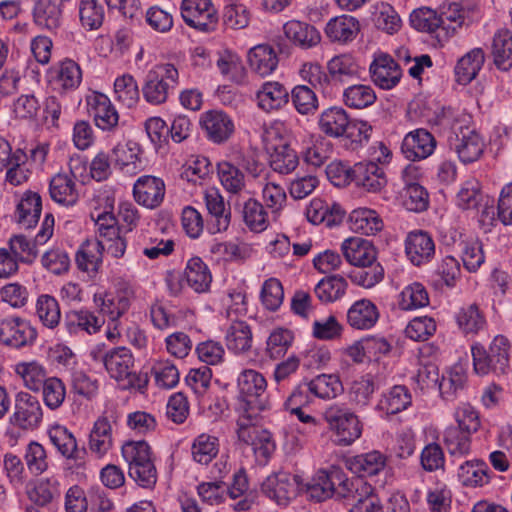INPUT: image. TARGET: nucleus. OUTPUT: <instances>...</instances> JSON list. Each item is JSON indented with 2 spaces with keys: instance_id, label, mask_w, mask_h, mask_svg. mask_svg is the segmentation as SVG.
<instances>
[{
  "instance_id": "nucleus-1",
  "label": "nucleus",
  "mask_w": 512,
  "mask_h": 512,
  "mask_svg": "<svg viewBox=\"0 0 512 512\" xmlns=\"http://www.w3.org/2000/svg\"><path fill=\"white\" fill-rule=\"evenodd\" d=\"M510 343L502 336H496L488 349L483 346H472L474 371L478 375L493 374L497 377H505L510 371Z\"/></svg>"
},
{
  "instance_id": "nucleus-2",
  "label": "nucleus",
  "mask_w": 512,
  "mask_h": 512,
  "mask_svg": "<svg viewBox=\"0 0 512 512\" xmlns=\"http://www.w3.org/2000/svg\"><path fill=\"white\" fill-rule=\"evenodd\" d=\"M128 464L129 476L141 487L152 488L157 482V470L151 447L146 441H128L121 449Z\"/></svg>"
},
{
  "instance_id": "nucleus-3",
  "label": "nucleus",
  "mask_w": 512,
  "mask_h": 512,
  "mask_svg": "<svg viewBox=\"0 0 512 512\" xmlns=\"http://www.w3.org/2000/svg\"><path fill=\"white\" fill-rule=\"evenodd\" d=\"M179 73L173 64L165 63L154 66L145 77L142 87L144 99L152 104L165 103L178 86Z\"/></svg>"
},
{
  "instance_id": "nucleus-4",
  "label": "nucleus",
  "mask_w": 512,
  "mask_h": 512,
  "mask_svg": "<svg viewBox=\"0 0 512 512\" xmlns=\"http://www.w3.org/2000/svg\"><path fill=\"white\" fill-rule=\"evenodd\" d=\"M323 418L328 429L341 446H348L362 435L363 425L359 417L351 409L342 405L332 404L323 411Z\"/></svg>"
},
{
  "instance_id": "nucleus-5",
  "label": "nucleus",
  "mask_w": 512,
  "mask_h": 512,
  "mask_svg": "<svg viewBox=\"0 0 512 512\" xmlns=\"http://www.w3.org/2000/svg\"><path fill=\"white\" fill-rule=\"evenodd\" d=\"M258 422L259 416L254 417V414L240 415L237 434L240 441L252 447L256 462L265 465L275 451V443L271 433L258 426Z\"/></svg>"
},
{
  "instance_id": "nucleus-6",
  "label": "nucleus",
  "mask_w": 512,
  "mask_h": 512,
  "mask_svg": "<svg viewBox=\"0 0 512 512\" xmlns=\"http://www.w3.org/2000/svg\"><path fill=\"white\" fill-rule=\"evenodd\" d=\"M237 384L244 402L241 415L254 414L257 417L261 411L269 408V401L265 396L267 382L261 373L253 369L244 370L238 376Z\"/></svg>"
},
{
  "instance_id": "nucleus-7",
  "label": "nucleus",
  "mask_w": 512,
  "mask_h": 512,
  "mask_svg": "<svg viewBox=\"0 0 512 512\" xmlns=\"http://www.w3.org/2000/svg\"><path fill=\"white\" fill-rule=\"evenodd\" d=\"M54 217L47 214L34 240L24 235H15L9 240V249L18 262L32 263L38 256V245L45 244L53 235Z\"/></svg>"
},
{
  "instance_id": "nucleus-8",
  "label": "nucleus",
  "mask_w": 512,
  "mask_h": 512,
  "mask_svg": "<svg viewBox=\"0 0 512 512\" xmlns=\"http://www.w3.org/2000/svg\"><path fill=\"white\" fill-rule=\"evenodd\" d=\"M181 16L191 28L213 32L218 25V14L211 0H182Z\"/></svg>"
},
{
  "instance_id": "nucleus-9",
  "label": "nucleus",
  "mask_w": 512,
  "mask_h": 512,
  "mask_svg": "<svg viewBox=\"0 0 512 512\" xmlns=\"http://www.w3.org/2000/svg\"><path fill=\"white\" fill-rule=\"evenodd\" d=\"M42 419L43 409L38 398L27 392L17 393L10 423L23 430H34L40 426Z\"/></svg>"
},
{
  "instance_id": "nucleus-10",
  "label": "nucleus",
  "mask_w": 512,
  "mask_h": 512,
  "mask_svg": "<svg viewBox=\"0 0 512 512\" xmlns=\"http://www.w3.org/2000/svg\"><path fill=\"white\" fill-rule=\"evenodd\" d=\"M276 136L277 132L273 128L266 130L264 136L265 147L270 154V166L280 174H289L298 166V155L283 139H279V143H274L273 138Z\"/></svg>"
},
{
  "instance_id": "nucleus-11",
  "label": "nucleus",
  "mask_w": 512,
  "mask_h": 512,
  "mask_svg": "<svg viewBox=\"0 0 512 512\" xmlns=\"http://www.w3.org/2000/svg\"><path fill=\"white\" fill-rule=\"evenodd\" d=\"M105 369L111 378L116 381L125 382L123 388L140 387L136 382L139 380L134 372V357L126 347L109 349L108 360Z\"/></svg>"
},
{
  "instance_id": "nucleus-12",
  "label": "nucleus",
  "mask_w": 512,
  "mask_h": 512,
  "mask_svg": "<svg viewBox=\"0 0 512 512\" xmlns=\"http://www.w3.org/2000/svg\"><path fill=\"white\" fill-rule=\"evenodd\" d=\"M299 490V477L287 472L272 474L262 483V492L279 505H287Z\"/></svg>"
},
{
  "instance_id": "nucleus-13",
  "label": "nucleus",
  "mask_w": 512,
  "mask_h": 512,
  "mask_svg": "<svg viewBox=\"0 0 512 512\" xmlns=\"http://www.w3.org/2000/svg\"><path fill=\"white\" fill-rule=\"evenodd\" d=\"M200 126L205 137L214 144L227 142L235 132L232 118L222 110H209L201 114Z\"/></svg>"
},
{
  "instance_id": "nucleus-14",
  "label": "nucleus",
  "mask_w": 512,
  "mask_h": 512,
  "mask_svg": "<svg viewBox=\"0 0 512 512\" xmlns=\"http://www.w3.org/2000/svg\"><path fill=\"white\" fill-rule=\"evenodd\" d=\"M369 71L374 84L384 90L394 88L402 77L400 65L386 53L375 55Z\"/></svg>"
},
{
  "instance_id": "nucleus-15",
  "label": "nucleus",
  "mask_w": 512,
  "mask_h": 512,
  "mask_svg": "<svg viewBox=\"0 0 512 512\" xmlns=\"http://www.w3.org/2000/svg\"><path fill=\"white\" fill-rule=\"evenodd\" d=\"M36 330L29 322L10 317L0 321V341L10 347L20 348L32 343L36 338Z\"/></svg>"
},
{
  "instance_id": "nucleus-16",
  "label": "nucleus",
  "mask_w": 512,
  "mask_h": 512,
  "mask_svg": "<svg viewBox=\"0 0 512 512\" xmlns=\"http://www.w3.org/2000/svg\"><path fill=\"white\" fill-rule=\"evenodd\" d=\"M450 148L457 153L464 164L477 161L484 150V142L481 136L468 127L461 128L454 138H450Z\"/></svg>"
},
{
  "instance_id": "nucleus-17",
  "label": "nucleus",
  "mask_w": 512,
  "mask_h": 512,
  "mask_svg": "<svg viewBox=\"0 0 512 512\" xmlns=\"http://www.w3.org/2000/svg\"><path fill=\"white\" fill-rule=\"evenodd\" d=\"M318 124L320 130L327 136L345 137L344 140L354 136L352 129L356 126L350 122L347 112L342 107L337 106L324 110L320 115Z\"/></svg>"
},
{
  "instance_id": "nucleus-18",
  "label": "nucleus",
  "mask_w": 512,
  "mask_h": 512,
  "mask_svg": "<svg viewBox=\"0 0 512 512\" xmlns=\"http://www.w3.org/2000/svg\"><path fill=\"white\" fill-rule=\"evenodd\" d=\"M405 252L411 263L416 266L428 263L435 254L434 240L426 231H411L405 240Z\"/></svg>"
},
{
  "instance_id": "nucleus-19",
  "label": "nucleus",
  "mask_w": 512,
  "mask_h": 512,
  "mask_svg": "<svg viewBox=\"0 0 512 512\" xmlns=\"http://www.w3.org/2000/svg\"><path fill=\"white\" fill-rule=\"evenodd\" d=\"M48 437L57 451L66 459L81 464L86 453L84 448H79L73 433L67 427L55 424L48 429Z\"/></svg>"
},
{
  "instance_id": "nucleus-20",
  "label": "nucleus",
  "mask_w": 512,
  "mask_h": 512,
  "mask_svg": "<svg viewBox=\"0 0 512 512\" xmlns=\"http://www.w3.org/2000/svg\"><path fill=\"white\" fill-rule=\"evenodd\" d=\"M435 147L436 141L430 132L416 129L404 137L401 150L407 159L416 161L430 156Z\"/></svg>"
},
{
  "instance_id": "nucleus-21",
  "label": "nucleus",
  "mask_w": 512,
  "mask_h": 512,
  "mask_svg": "<svg viewBox=\"0 0 512 512\" xmlns=\"http://www.w3.org/2000/svg\"><path fill=\"white\" fill-rule=\"evenodd\" d=\"M353 182L368 192H379L387 184V178L382 167L374 161L359 162L352 167Z\"/></svg>"
},
{
  "instance_id": "nucleus-22",
  "label": "nucleus",
  "mask_w": 512,
  "mask_h": 512,
  "mask_svg": "<svg viewBox=\"0 0 512 512\" xmlns=\"http://www.w3.org/2000/svg\"><path fill=\"white\" fill-rule=\"evenodd\" d=\"M136 202L146 208L158 207L165 195V184L162 179L146 175L137 179L133 187Z\"/></svg>"
},
{
  "instance_id": "nucleus-23",
  "label": "nucleus",
  "mask_w": 512,
  "mask_h": 512,
  "mask_svg": "<svg viewBox=\"0 0 512 512\" xmlns=\"http://www.w3.org/2000/svg\"><path fill=\"white\" fill-rule=\"evenodd\" d=\"M341 251L353 266H367L377 259V251L373 244L362 237H351L343 241Z\"/></svg>"
},
{
  "instance_id": "nucleus-24",
  "label": "nucleus",
  "mask_w": 512,
  "mask_h": 512,
  "mask_svg": "<svg viewBox=\"0 0 512 512\" xmlns=\"http://www.w3.org/2000/svg\"><path fill=\"white\" fill-rule=\"evenodd\" d=\"M49 194L54 202L65 207L74 206L79 200L74 177L65 173H58L51 178Z\"/></svg>"
},
{
  "instance_id": "nucleus-25",
  "label": "nucleus",
  "mask_w": 512,
  "mask_h": 512,
  "mask_svg": "<svg viewBox=\"0 0 512 512\" xmlns=\"http://www.w3.org/2000/svg\"><path fill=\"white\" fill-rule=\"evenodd\" d=\"M329 82L349 83L360 78L361 67L350 54L333 57L327 64Z\"/></svg>"
},
{
  "instance_id": "nucleus-26",
  "label": "nucleus",
  "mask_w": 512,
  "mask_h": 512,
  "mask_svg": "<svg viewBox=\"0 0 512 512\" xmlns=\"http://www.w3.org/2000/svg\"><path fill=\"white\" fill-rule=\"evenodd\" d=\"M360 32L359 21L350 15H341L328 21L325 27L326 36L341 44L352 42Z\"/></svg>"
},
{
  "instance_id": "nucleus-27",
  "label": "nucleus",
  "mask_w": 512,
  "mask_h": 512,
  "mask_svg": "<svg viewBox=\"0 0 512 512\" xmlns=\"http://www.w3.org/2000/svg\"><path fill=\"white\" fill-rule=\"evenodd\" d=\"M34 23L49 31H56L63 22V10L56 0H37L33 7Z\"/></svg>"
},
{
  "instance_id": "nucleus-28",
  "label": "nucleus",
  "mask_w": 512,
  "mask_h": 512,
  "mask_svg": "<svg viewBox=\"0 0 512 512\" xmlns=\"http://www.w3.org/2000/svg\"><path fill=\"white\" fill-rule=\"evenodd\" d=\"M385 465L386 457L375 450L350 457L346 460L347 468L354 474H357L359 479L377 475L384 469Z\"/></svg>"
},
{
  "instance_id": "nucleus-29",
  "label": "nucleus",
  "mask_w": 512,
  "mask_h": 512,
  "mask_svg": "<svg viewBox=\"0 0 512 512\" xmlns=\"http://www.w3.org/2000/svg\"><path fill=\"white\" fill-rule=\"evenodd\" d=\"M283 32L290 42L304 49L316 46L321 40L320 33L313 25L298 20L286 22Z\"/></svg>"
},
{
  "instance_id": "nucleus-30",
  "label": "nucleus",
  "mask_w": 512,
  "mask_h": 512,
  "mask_svg": "<svg viewBox=\"0 0 512 512\" xmlns=\"http://www.w3.org/2000/svg\"><path fill=\"white\" fill-rule=\"evenodd\" d=\"M345 211L340 205L333 203L331 205L320 199L313 200L306 211L307 219L313 224L324 223L327 227H332L341 223Z\"/></svg>"
},
{
  "instance_id": "nucleus-31",
  "label": "nucleus",
  "mask_w": 512,
  "mask_h": 512,
  "mask_svg": "<svg viewBox=\"0 0 512 512\" xmlns=\"http://www.w3.org/2000/svg\"><path fill=\"white\" fill-rule=\"evenodd\" d=\"M41 211V196L36 192L27 191L16 207V221L21 227L30 229L38 223Z\"/></svg>"
},
{
  "instance_id": "nucleus-32",
  "label": "nucleus",
  "mask_w": 512,
  "mask_h": 512,
  "mask_svg": "<svg viewBox=\"0 0 512 512\" xmlns=\"http://www.w3.org/2000/svg\"><path fill=\"white\" fill-rule=\"evenodd\" d=\"M379 319L374 303L367 299L356 301L347 312V321L352 328L365 330L372 328Z\"/></svg>"
},
{
  "instance_id": "nucleus-33",
  "label": "nucleus",
  "mask_w": 512,
  "mask_h": 512,
  "mask_svg": "<svg viewBox=\"0 0 512 512\" xmlns=\"http://www.w3.org/2000/svg\"><path fill=\"white\" fill-rule=\"evenodd\" d=\"M97 127L102 130H112L119 121V115L110 99L101 93L95 94L89 101Z\"/></svg>"
},
{
  "instance_id": "nucleus-34",
  "label": "nucleus",
  "mask_w": 512,
  "mask_h": 512,
  "mask_svg": "<svg viewBox=\"0 0 512 512\" xmlns=\"http://www.w3.org/2000/svg\"><path fill=\"white\" fill-rule=\"evenodd\" d=\"M248 63L252 71L265 77L276 69L278 57L271 46L261 44L249 50Z\"/></svg>"
},
{
  "instance_id": "nucleus-35",
  "label": "nucleus",
  "mask_w": 512,
  "mask_h": 512,
  "mask_svg": "<svg viewBox=\"0 0 512 512\" xmlns=\"http://www.w3.org/2000/svg\"><path fill=\"white\" fill-rule=\"evenodd\" d=\"M338 478L335 485L334 496L343 499L348 505L353 506L358 498L366 497L373 489L363 479H344V475L338 470Z\"/></svg>"
},
{
  "instance_id": "nucleus-36",
  "label": "nucleus",
  "mask_w": 512,
  "mask_h": 512,
  "mask_svg": "<svg viewBox=\"0 0 512 512\" xmlns=\"http://www.w3.org/2000/svg\"><path fill=\"white\" fill-rule=\"evenodd\" d=\"M412 397L407 387L395 385L379 399L376 410L386 415L397 414L411 405Z\"/></svg>"
},
{
  "instance_id": "nucleus-37",
  "label": "nucleus",
  "mask_w": 512,
  "mask_h": 512,
  "mask_svg": "<svg viewBox=\"0 0 512 512\" xmlns=\"http://www.w3.org/2000/svg\"><path fill=\"white\" fill-rule=\"evenodd\" d=\"M336 480H340L338 469L319 471L311 483L307 484L306 492L311 499L317 502L324 501L334 496Z\"/></svg>"
},
{
  "instance_id": "nucleus-38",
  "label": "nucleus",
  "mask_w": 512,
  "mask_h": 512,
  "mask_svg": "<svg viewBox=\"0 0 512 512\" xmlns=\"http://www.w3.org/2000/svg\"><path fill=\"white\" fill-rule=\"evenodd\" d=\"M64 324L70 334H78L79 332L93 334L100 330L104 320L90 311L80 310L67 313Z\"/></svg>"
},
{
  "instance_id": "nucleus-39",
  "label": "nucleus",
  "mask_w": 512,
  "mask_h": 512,
  "mask_svg": "<svg viewBox=\"0 0 512 512\" xmlns=\"http://www.w3.org/2000/svg\"><path fill=\"white\" fill-rule=\"evenodd\" d=\"M288 98L287 89L279 82H266L257 92L258 105L266 112L280 109L288 102Z\"/></svg>"
},
{
  "instance_id": "nucleus-40",
  "label": "nucleus",
  "mask_w": 512,
  "mask_h": 512,
  "mask_svg": "<svg viewBox=\"0 0 512 512\" xmlns=\"http://www.w3.org/2000/svg\"><path fill=\"white\" fill-rule=\"evenodd\" d=\"M226 346L235 354L248 352L252 347V331L244 321L233 322L227 329Z\"/></svg>"
},
{
  "instance_id": "nucleus-41",
  "label": "nucleus",
  "mask_w": 512,
  "mask_h": 512,
  "mask_svg": "<svg viewBox=\"0 0 512 512\" xmlns=\"http://www.w3.org/2000/svg\"><path fill=\"white\" fill-rule=\"evenodd\" d=\"M185 281L197 293H203L209 289L212 276L201 258L193 257L188 261L185 269Z\"/></svg>"
},
{
  "instance_id": "nucleus-42",
  "label": "nucleus",
  "mask_w": 512,
  "mask_h": 512,
  "mask_svg": "<svg viewBox=\"0 0 512 512\" xmlns=\"http://www.w3.org/2000/svg\"><path fill=\"white\" fill-rule=\"evenodd\" d=\"M485 61L481 48H475L464 55L455 67L457 82L462 85L470 83L478 74Z\"/></svg>"
},
{
  "instance_id": "nucleus-43",
  "label": "nucleus",
  "mask_w": 512,
  "mask_h": 512,
  "mask_svg": "<svg viewBox=\"0 0 512 512\" xmlns=\"http://www.w3.org/2000/svg\"><path fill=\"white\" fill-rule=\"evenodd\" d=\"M27 496L36 506H48L60 496L59 482L54 477L40 479L27 488Z\"/></svg>"
},
{
  "instance_id": "nucleus-44",
  "label": "nucleus",
  "mask_w": 512,
  "mask_h": 512,
  "mask_svg": "<svg viewBox=\"0 0 512 512\" xmlns=\"http://www.w3.org/2000/svg\"><path fill=\"white\" fill-rule=\"evenodd\" d=\"M105 243L101 240H87L77 252L76 263L79 269L86 272L97 271L102 263Z\"/></svg>"
},
{
  "instance_id": "nucleus-45",
  "label": "nucleus",
  "mask_w": 512,
  "mask_h": 512,
  "mask_svg": "<svg viewBox=\"0 0 512 512\" xmlns=\"http://www.w3.org/2000/svg\"><path fill=\"white\" fill-rule=\"evenodd\" d=\"M112 426L106 416L99 417L89 435V448L99 456L104 455L112 447Z\"/></svg>"
},
{
  "instance_id": "nucleus-46",
  "label": "nucleus",
  "mask_w": 512,
  "mask_h": 512,
  "mask_svg": "<svg viewBox=\"0 0 512 512\" xmlns=\"http://www.w3.org/2000/svg\"><path fill=\"white\" fill-rule=\"evenodd\" d=\"M492 53L495 65L504 71L512 67V33L503 29L493 38Z\"/></svg>"
},
{
  "instance_id": "nucleus-47",
  "label": "nucleus",
  "mask_w": 512,
  "mask_h": 512,
  "mask_svg": "<svg viewBox=\"0 0 512 512\" xmlns=\"http://www.w3.org/2000/svg\"><path fill=\"white\" fill-rule=\"evenodd\" d=\"M134 291L131 287L123 289L116 298H104L100 305V312L116 324V321L128 311ZM116 328V325H114Z\"/></svg>"
},
{
  "instance_id": "nucleus-48",
  "label": "nucleus",
  "mask_w": 512,
  "mask_h": 512,
  "mask_svg": "<svg viewBox=\"0 0 512 512\" xmlns=\"http://www.w3.org/2000/svg\"><path fill=\"white\" fill-rule=\"evenodd\" d=\"M348 283L341 275L323 278L314 288L318 299L322 302H334L344 296Z\"/></svg>"
},
{
  "instance_id": "nucleus-49",
  "label": "nucleus",
  "mask_w": 512,
  "mask_h": 512,
  "mask_svg": "<svg viewBox=\"0 0 512 512\" xmlns=\"http://www.w3.org/2000/svg\"><path fill=\"white\" fill-rule=\"evenodd\" d=\"M344 104L352 109H364L375 103L377 97L370 85L353 84L343 91Z\"/></svg>"
},
{
  "instance_id": "nucleus-50",
  "label": "nucleus",
  "mask_w": 512,
  "mask_h": 512,
  "mask_svg": "<svg viewBox=\"0 0 512 512\" xmlns=\"http://www.w3.org/2000/svg\"><path fill=\"white\" fill-rule=\"evenodd\" d=\"M219 452V440L210 434L197 436L191 446L193 460L199 464H209Z\"/></svg>"
},
{
  "instance_id": "nucleus-51",
  "label": "nucleus",
  "mask_w": 512,
  "mask_h": 512,
  "mask_svg": "<svg viewBox=\"0 0 512 512\" xmlns=\"http://www.w3.org/2000/svg\"><path fill=\"white\" fill-rule=\"evenodd\" d=\"M310 393L321 399H333L343 391L342 383L335 374H321L307 383Z\"/></svg>"
},
{
  "instance_id": "nucleus-52",
  "label": "nucleus",
  "mask_w": 512,
  "mask_h": 512,
  "mask_svg": "<svg viewBox=\"0 0 512 512\" xmlns=\"http://www.w3.org/2000/svg\"><path fill=\"white\" fill-rule=\"evenodd\" d=\"M489 467L484 461H466L459 467L458 476L465 486H483L489 482Z\"/></svg>"
},
{
  "instance_id": "nucleus-53",
  "label": "nucleus",
  "mask_w": 512,
  "mask_h": 512,
  "mask_svg": "<svg viewBox=\"0 0 512 512\" xmlns=\"http://www.w3.org/2000/svg\"><path fill=\"white\" fill-rule=\"evenodd\" d=\"M15 371L22 378L25 387L33 392L40 391L48 379L45 368L36 361L19 363Z\"/></svg>"
},
{
  "instance_id": "nucleus-54",
  "label": "nucleus",
  "mask_w": 512,
  "mask_h": 512,
  "mask_svg": "<svg viewBox=\"0 0 512 512\" xmlns=\"http://www.w3.org/2000/svg\"><path fill=\"white\" fill-rule=\"evenodd\" d=\"M467 382V374L462 365H454L446 375L442 376L439 383V390L442 397L452 400L462 391Z\"/></svg>"
},
{
  "instance_id": "nucleus-55",
  "label": "nucleus",
  "mask_w": 512,
  "mask_h": 512,
  "mask_svg": "<svg viewBox=\"0 0 512 512\" xmlns=\"http://www.w3.org/2000/svg\"><path fill=\"white\" fill-rule=\"evenodd\" d=\"M55 81L64 91L75 90L82 81L80 66L71 59H65L55 68Z\"/></svg>"
},
{
  "instance_id": "nucleus-56",
  "label": "nucleus",
  "mask_w": 512,
  "mask_h": 512,
  "mask_svg": "<svg viewBox=\"0 0 512 512\" xmlns=\"http://www.w3.org/2000/svg\"><path fill=\"white\" fill-rule=\"evenodd\" d=\"M350 220L352 229L365 235H374L383 227V222L378 214L367 208L354 210Z\"/></svg>"
},
{
  "instance_id": "nucleus-57",
  "label": "nucleus",
  "mask_w": 512,
  "mask_h": 512,
  "mask_svg": "<svg viewBox=\"0 0 512 512\" xmlns=\"http://www.w3.org/2000/svg\"><path fill=\"white\" fill-rule=\"evenodd\" d=\"M410 22L418 31L436 33L438 38L444 37L440 16L430 8H421L413 11L410 16Z\"/></svg>"
},
{
  "instance_id": "nucleus-58",
  "label": "nucleus",
  "mask_w": 512,
  "mask_h": 512,
  "mask_svg": "<svg viewBox=\"0 0 512 512\" xmlns=\"http://www.w3.org/2000/svg\"><path fill=\"white\" fill-rule=\"evenodd\" d=\"M36 314L44 327L54 329L60 323L61 311L58 301L50 295H40L36 302Z\"/></svg>"
},
{
  "instance_id": "nucleus-59",
  "label": "nucleus",
  "mask_w": 512,
  "mask_h": 512,
  "mask_svg": "<svg viewBox=\"0 0 512 512\" xmlns=\"http://www.w3.org/2000/svg\"><path fill=\"white\" fill-rule=\"evenodd\" d=\"M217 173L222 186L232 194H238L245 188V177L242 171L230 162L217 164Z\"/></svg>"
},
{
  "instance_id": "nucleus-60",
  "label": "nucleus",
  "mask_w": 512,
  "mask_h": 512,
  "mask_svg": "<svg viewBox=\"0 0 512 512\" xmlns=\"http://www.w3.org/2000/svg\"><path fill=\"white\" fill-rule=\"evenodd\" d=\"M471 434L456 428L448 427L444 432V444L451 456L464 457L471 449Z\"/></svg>"
},
{
  "instance_id": "nucleus-61",
  "label": "nucleus",
  "mask_w": 512,
  "mask_h": 512,
  "mask_svg": "<svg viewBox=\"0 0 512 512\" xmlns=\"http://www.w3.org/2000/svg\"><path fill=\"white\" fill-rule=\"evenodd\" d=\"M81 26L88 30L99 29L104 20V9L98 0H81L79 3Z\"/></svg>"
},
{
  "instance_id": "nucleus-62",
  "label": "nucleus",
  "mask_w": 512,
  "mask_h": 512,
  "mask_svg": "<svg viewBox=\"0 0 512 512\" xmlns=\"http://www.w3.org/2000/svg\"><path fill=\"white\" fill-rule=\"evenodd\" d=\"M444 37L453 35L466 21V11L458 3L443 5L439 13Z\"/></svg>"
},
{
  "instance_id": "nucleus-63",
  "label": "nucleus",
  "mask_w": 512,
  "mask_h": 512,
  "mask_svg": "<svg viewBox=\"0 0 512 512\" xmlns=\"http://www.w3.org/2000/svg\"><path fill=\"white\" fill-rule=\"evenodd\" d=\"M376 390L373 378L370 375L361 377L352 383L349 390L350 402L357 409L366 408Z\"/></svg>"
},
{
  "instance_id": "nucleus-64",
  "label": "nucleus",
  "mask_w": 512,
  "mask_h": 512,
  "mask_svg": "<svg viewBox=\"0 0 512 512\" xmlns=\"http://www.w3.org/2000/svg\"><path fill=\"white\" fill-rule=\"evenodd\" d=\"M459 246L464 267L469 272L477 271L485 260L482 243L477 238H471L461 241Z\"/></svg>"
}]
</instances>
